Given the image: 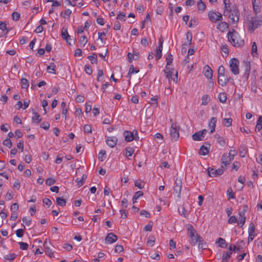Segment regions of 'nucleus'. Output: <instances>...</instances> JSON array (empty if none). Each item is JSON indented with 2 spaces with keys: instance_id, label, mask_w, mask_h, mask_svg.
Returning <instances> with one entry per match:
<instances>
[{
  "instance_id": "de8ad7c7",
  "label": "nucleus",
  "mask_w": 262,
  "mask_h": 262,
  "mask_svg": "<svg viewBox=\"0 0 262 262\" xmlns=\"http://www.w3.org/2000/svg\"><path fill=\"white\" fill-rule=\"evenodd\" d=\"M21 88L23 89H28L29 86V82L27 79L22 78L21 79Z\"/></svg>"
},
{
  "instance_id": "473e14b6",
  "label": "nucleus",
  "mask_w": 262,
  "mask_h": 262,
  "mask_svg": "<svg viewBox=\"0 0 262 262\" xmlns=\"http://www.w3.org/2000/svg\"><path fill=\"white\" fill-rule=\"evenodd\" d=\"M219 28L222 31H224L227 30L229 28V25L227 23L222 21L219 25Z\"/></svg>"
},
{
  "instance_id": "5701e85b",
  "label": "nucleus",
  "mask_w": 262,
  "mask_h": 262,
  "mask_svg": "<svg viewBox=\"0 0 262 262\" xmlns=\"http://www.w3.org/2000/svg\"><path fill=\"white\" fill-rule=\"evenodd\" d=\"M139 72V70L136 69L133 64L130 65L129 68L128 73L127 77H129V79L131 78V76L133 74H136Z\"/></svg>"
},
{
  "instance_id": "a878e982",
  "label": "nucleus",
  "mask_w": 262,
  "mask_h": 262,
  "mask_svg": "<svg viewBox=\"0 0 262 262\" xmlns=\"http://www.w3.org/2000/svg\"><path fill=\"white\" fill-rule=\"evenodd\" d=\"M253 9L255 13L257 14L260 11V8L258 5V2L257 0H252Z\"/></svg>"
},
{
  "instance_id": "2f4dec72",
  "label": "nucleus",
  "mask_w": 262,
  "mask_h": 262,
  "mask_svg": "<svg viewBox=\"0 0 262 262\" xmlns=\"http://www.w3.org/2000/svg\"><path fill=\"white\" fill-rule=\"evenodd\" d=\"M192 139L194 141H202L203 139V135H201L200 133L198 132L195 133L192 136Z\"/></svg>"
},
{
  "instance_id": "bf43d9fd",
  "label": "nucleus",
  "mask_w": 262,
  "mask_h": 262,
  "mask_svg": "<svg viewBox=\"0 0 262 262\" xmlns=\"http://www.w3.org/2000/svg\"><path fill=\"white\" fill-rule=\"evenodd\" d=\"M83 130L85 133H90L92 132V127L91 125L86 124L84 126Z\"/></svg>"
},
{
  "instance_id": "9d476101",
  "label": "nucleus",
  "mask_w": 262,
  "mask_h": 262,
  "mask_svg": "<svg viewBox=\"0 0 262 262\" xmlns=\"http://www.w3.org/2000/svg\"><path fill=\"white\" fill-rule=\"evenodd\" d=\"M239 13L237 9H234L229 15V18L232 24H236L239 20Z\"/></svg>"
},
{
  "instance_id": "13d9d810",
  "label": "nucleus",
  "mask_w": 262,
  "mask_h": 262,
  "mask_svg": "<svg viewBox=\"0 0 262 262\" xmlns=\"http://www.w3.org/2000/svg\"><path fill=\"white\" fill-rule=\"evenodd\" d=\"M216 137L217 138V140L218 143L221 146H224L225 144V140L224 138L223 137L219 136H216Z\"/></svg>"
},
{
  "instance_id": "4d7b16f0",
  "label": "nucleus",
  "mask_w": 262,
  "mask_h": 262,
  "mask_svg": "<svg viewBox=\"0 0 262 262\" xmlns=\"http://www.w3.org/2000/svg\"><path fill=\"white\" fill-rule=\"evenodd\" d=\"M163 49H158L157 48L156 50V60H159L162 57V51Z\"/></svg>"
},
{
  "instance_id": "a19ab883",
  "label": "nucleus",
  "mask_w": 262,
  "mask_h": 262,
  "mask_svg": "<svg viewBox=\"0 0 262 262\" xmlns=\"http://www.w3.org/2000/svg\"><path fill=\"white\" fill-rule=\"evenodd\" d=\"M88 58L91 60L92 64L97 63V55L95 53H94L92 55L89 56Z\"/></svg>"
},
{
  "instance_id": "bb28decb",
  "label": "nucleus",
  "mask_w": 262,
  "mask_h": 262,
  "mask_svg": "<svg viewBox=\"0 0 262 262\" xmlns=\"http://www.w3.org/2000/svg\"><path fill=\"white\" fill-rule=\"evenodd\" d=\"M215 243L219 244V246L221 248H225L227 246L225 239L221 237L219 238Z\"/></svg>"
},
{
  "instance_id": "e2e57ef3",
  "label": "nucleus",
  "mask_w": 262,
  "mask_h": 262,
  "mask_svg": "<svg viewBox=\"0 0 262 262\" xmlns=\"http://www.w3.org/2000/svg\"><path fill=\"white\" fill-rule=\"evenodd\" d=\"M88 42V39L85 35L81 36L79 39V42L84 46Z\"/></svg>"
},
{
  "instance_id": "cd10ccee",
  "label": "nucleus",
  "mask_w": 262,
  "mask_h": 262,
  "mask_svg": "<svg viewBox=\"0 0 262 262\" xmlns=\"http://www.w3.org/2000/svg\"><path fill=\"white\" fill-rule=\"evenodd\" d=\"M262 129V116H260L257 121L255 131L259 132Z\"/></svg>"
},
{
  "instance_id": "0e129e2a",
  "label": "nucleus",
  "mask_w": 262,
  "mask_h": 262,
  "mask_svg": "<svg viewBox=\"0 0 262 262\" xmlns=\"http://www.w3.org/2000/svg\"><path fill=\"white\" fill-rule=\"evenodd\" d=\"M186 39L188 41V45H191L192 39V36L191 33L190 32H187L186 33Z\"/></svg>"
},
{
  "instance_id": "a211bd4d",
  "label": "nucleus",
  "mask_w": 262,
  "mask_h": 262,
  "mask_svg": "<svg viewBox=\"0 0 262 262\" xmlns=\"http://www.w3.org/2000/svg\"><path fill=\"white\" fill-rule=\"evenodd\" d=\"M218 83L222 86H225L228 83L227 75L226 74L223 76H218Z\"/></svg>"
},
{
  "instance_id": "ddd939ff",
  "label": "nucleus",
  "mask_w": 262,
  "mask_h": 262,
  "mask_svg": "<svg viewBox=\"0 0 262 262\" xmlns=\"http://www.w3.org/2000/svg\"><path fill=\"white\" fill-rule=\"evenodd\" d=\"M105 141L108 146L111 148H113L116 146L118 142V139L116 137L111 136L107 137Z\"/></svg>"
},
{
  "instance_id": "f8f14e48",
  "label": "nucleus",
  "mask_w": 262,
  "mask_h": 262,
  "mask_svg": "<svg viewBox=\"0 0 262 262\" xmlns=\"http://www.w3.org/2000/svg\"><path fill=\"white\" fill-rule=\"evenodd\" d=\"M117 239V236L114 233L111 232L107 234L105 239V242L106 244H110L116 242Z\"/></svg>"
},
{
  "instance_id": "1a4fd4ad",
  "label": "nucleus",
  "mask_w": 262,
  "mask_h": 262,
  "mask_svg": "<svg viewBox=\"0 0 262 262\" xmlns=\"http://www.w3.org/2000/svg\"><path fill=\"white\" fill-rule=\"evenodd\" d=\"M223 166L222 165V168L214 170L212 168H208V174L210 177H215L217 176H220L223 173L224 170L223 169Z\"/></svg>"
},
{
  "instance_id": "6e6552de",
  "label": "nucleus",
  "mask_w": 262,
  "mask_h": 262,
  "mask_svg": "<svg viewBox=\"0 0 262 262\" xmlns=\"http://www.w3.org/2000/svg\"><path fill=\"white\" fill-rule=\"evenodd\" d=\"M182 188V181L181 179L177 178L175 180V186L173 188L174 193L177 195L178 198L181 197V192Z\"/></svg>"
},
{
  "instance_id": "c756f323",
  "label": "nucleus",
  "mask_w": 262,
  "mask_h": 262,
  "mask_svg": "<svg viewBox=\"0 0 262 262\" xmlns=\"http://www.w3.org/2000/svg\"><path fill=\"white\" fill-rule=\"evenodd\" d=\"M34 116L32 117V121L38 124L41 121L40 115L36 112L33 113Z\"/></svg>"
},
{
  "instance_id": "09e8293b",
  "label": "nucleus",
  "mask_w": 262,
  "mask_h": 262,
  "mask_svg": "<svg viewBox=\"0 0 262 262\" xmlns=\"http://www.w3.org/2000/svg\"><path fill=\"white\" fill-rule=\"evenodd\" d=\"M0 29L3 31H6V34H7L9 31V30L7 29L6 24L5 22L1 21L0 23Z\"/></svg>"
},
{
  "instance_id": "9b49d317",
  "label": "nucleus",
  "mask_w": 262,
  "mask_h": 262,
  "mask_svg": "<svg viewBox=\"0 0 262 262\" xmlns=\"http://www.w3.org/2000/svg\"><path fill=\"white\" fill-rule=\"evenodd\" d=\"M61 36L64 40H66L67 42L71 45V43L69 40H71V36L69 35L68 32V28L66 26H63L61 31Z\"/></svg>"
},
{
  "instance_id": "58836bf2",
  "label": "nucleus",
  "mask_w": 262,
  "mask_h": 262,
  "mask_svg": "<svg viewBox=\"0 0 262 262\" xmlns=\"http://www.w3.org/2000/svg\"><path fill=\"white\" fill-rule=\"evenodd\" d=\"M134 152V149L133 147L128 146L125 148V155L126 157L132 156Z\"/></svg>"
},
{
  "instance_id": "052dcab7",
  "label": "nucleus",
  "mask_w": 262,
  "mask_h": 262,
  "mask_svg": "<svg viewBox=\"0 0 262 262\" xmlns=\"http://www.w3.org/2000/svg\"><path fill=\"white\" fill-rule=\"evenodd\" d=\"M125 17L126 16L125 13L120 12L117 16V19H119L120 20L125 21L126 20Z\"/></svg>"
},
{
  "instance_id": "393cba45",
  "label": "nucleus",
  "mask_w": 262,
  "mask_h": 262,
  "mask_svg": "<svg viewBox=\"0 0 262 262\" xmlns=\"http://www.w3.org/2000/svg\"><path fill=\"white\" fill-rule=\"evenodd\" d=\"M198 248L200 249L204 250L207 248V245L202 237H200L198 241Z\"/></svg>"
},
{
  "instance_id": "20e7f679",
  "label": "nucleus",
  "mask_w": 262,
  "mask_h": 262,
  "mask_svg": "<svg viewBox=\"0 0 262 262\" xmlns=\"http://www.w3.org/2000/svg\"><path fill=\"white\" fill-rule=\"evenodd\" d=\"M249 29L251 32H253L254 30L262 25V20L259 19L257 16L252 17L249 20Z\"/></svg>"
},
{
  "instance_id": "aec40b11",
  "label": "nucleus",
  "mask_w": 262,
  "mask_h": 262,
  "mask_svg": "<svg viewBox=\"0 0 262 262\" xmlns=\"http://www.w3.org/2000/svg\"><path fill=\"white\" fill-rule=\"evenodd\" d=\"M238 214L239 221L237 222V225L239 228H242L246 222V217L245 216L244 212H239Z\"/></svg>"
},
{
  "instance_id": "dca6fc26",
  "label": "nucleus",
  "mask_w": 262,
  "mask_h": 262,
  "mask_svg": "<svg viewBox=\"0 0 262 262\" xmlns=\"http://www.w3.org/2000/svg\"><path fill=\"white\" fill-rule=\"evenodd\" d=\"M204 75L208 79H212V70L208 65H206L204 68Z\"/></svg>"
},
{
  "instance_id": "a18cd8bd",
  "label": "nucleus",
  "mask_w": 262,
  "mask_h": 262,
  "mask_svg": "<svg viewBox=\"0 0 262 262\" xmlns=\"http://www.w3.org/2000/svg\"><path fill=\"white\" fill-rule=\"evenodd\" d=\"M71 13H72L71 10H70L69 9H68L66 10H65L64 12H61V15H62L63 14L62 16L64 18H68L70 17Z\"/></svg>"
},
{
  "instance_id": "338daca9",
  "label": "nucleus",
  "mask_w": 262,
  "mask_h": 262,
  "mask_svg": "<svg viewBox=\"0 0 262 262\" xmlns=\"http://www.w3.org/2000/svg\"><path fill=\"white\" fill-rule=\"evenodd\" d=\"M23 223H25L27 226H30L31 224L32 220L30 219L27 218V217H24L22 219Z\"/></svg>"
},
{
  "instance_id": "6e6d98bb",
  "label": "nucleus",
  "mask_w": 262,
  "mask_h": 262,
  "mask_svg": "<svg viewBox=\"0 0 262 262\" xmlns=\"http://www.w3.org/2000/svg\"><path fill=\"white\" fill-rule=\"evenodd\" d=\"M103 77V72L102 70H98L97 74V80L102 81Z\"/></svg>"
},
{
  "instance_id": "f257e3e1",
  "label": "nucleus",
  "mask_w": 262,
  "mask_h": 262,
  "mask_svg": "<svg viewBox=\"0 0 262 262\" xmlns=\"http://www.w3.org/2000/svg\"><path fill=\"white\" fill-rule=\"evenodd\" d=\"M228 39L234 47H242L244 45V40L242 39L237 32H229L228 33Z\"/></svg>"
},
{
  "instance_id": "4468645a",
  "label": "nucleus",
  "mask_w": 262,
  "mask_h": 262,
  "mask_svg": "<svg viewBox=\"0 0 262 262\" xmlns=\"http://www.w3.org/2000/svg\"><path fill=\"white\" fill-rule=\"evenodd\" d=\"M123 135L126 142H131L134 140V133L133 131L125 130L123 133Z\"/></svg>"
},
{
  "instance_id": "0eeeda50",
  "label": "nucleus",
  "mask_w": 262,
  "mask_h": 262,
  "mask_svg": "<svg viewBox=\"0 0 262 262\" xmlns=\"http://www.w3.org/2000/svg\"><path fill=\"white\" fill-rule=\"evenodd\" d=\"M209 20L213 23H216L217 21H221L223 19L222 14L220 13H216L213 11H210L208 14Z\"/></svg>"
},
{
  "instance_id": "f03ea898",
  "label": "nucleus",
  "mask_w": 262,
  "mask_h": 262,
  "mask_svg": "<svg viewBox=\"0 0 262 262\" xmlns=\"http://www.w3.org/2000/svg\"><path fill=\"white\" fill-rule=\"evenodd\" d=\"M188 231H189V237L190 239V244L194 246L198 243L199 239H200L201 236L198 235L192 226L190 225L187 228Z\"/></svg>"
},
{
  "instance_id": "8fccbe9b",
  "label": "nucleus",
  "mask_w": 262,
  "mask_h": 262,
  "mask_svg": "<svg viewBox=\"0 0 262 262\" xmlns=\"http://www.w3.org/2000/svg\"><path fill=\"white\" fill-rule=\"evenodd\" d=\"M157 100H158V97L155 96L150 99L149 103L151 105H153L154 107H156L158 105Z\"/></svg>"
},
{
  "instance_id": "c85d7f7f",
  "label": "nucleus",
  "mask_w": 262,
  "mask_h": 262,
  "mask_svg": "<svg viewBox=\"0 0 262 262\" xmlns=\"http://www.w3.org/2000/svg\"><path fill=\"white\" fill-rule=\"evenodd\" d=\"M56 66L54 63L52 62L50 63V65L47 67V70L48 73L55 74L56 70H55Z\"/></svg>"
},
{
  "instance_id": "b1692460",
  "label": "nucleus",
  "mask_w": 262,
  "mask_h": 262,
  "mask_svg": "<svg viewBox=\"0 0 262 262\" xmlns=\"http://www.w3.org/2000/svg\"><path fill=\"white\" fill-rule=\"evenodd\" d=\"M239 153L241 157H245L247 154V147L245 144H242L239 146Z\"/></svg>"
},
{
  "instance_id": "603ef678",
  "label": "nucleus",
  "mask_w": 262,
  "mask_h": 262,
  "mask_svg": "<svg viewBox=\"0 0 262 262\" xmlns=\"http://www.w3.org/2000/svg\"><path fill=\"white\" fill-rule=\"evenodd\" d=\"M257 46L255 42H253L252 45V54H253V56H255L254 54H257Z\"/></svg>"
},
{
  "instance_id": "69168bd1",
  "label": "nucleus",
  "mask_w": 262,
  "mask_h": 262,
  "mask_svg": "<svg viewBox=\"0 0 262 262\" xmlns=\"http://www.w3.org/2000/svg\"><path fill=\"white\" fill-rule=\"evenodd\" d=\"M40 127L45 130H48L50 127V124L47 122H43L40 124Z\"/></svg>"
},
{
  "instance_id": "4c0bfd02",
  "label": "nucleus",
  "mask_w": 262,
  "mask_h": 262,
  "mask_svg": "<svg viewBox=\"0 0 262 262\" xmlns=\"http://www.w3.org/2000/svg\"><path fill=\"white\" fill-rule=\"evenodd\" d=\"M219 99L221 103H225L227 100L226 94L224 92L220 93L219 95Z\"/></svg>"
},
{
  "instance_id": "39448f33",
  "label": "nucleus",
  "mask_w": 262,
  "mask_h": 262,
  "mask_svg": "<svg viewBox=\"0 0 262 262\" xmlns=\"http://www.w3.org/2000/svg\"><path fill=\"white\" fill-rule=\"evenodd\" d=\"M229 67L231 72L234 75L239 74V61L235 58H232L229 61Z\"/></svg>"
},
{
  "instance_id": "412c9836",
  "label": "nucleus",
  "mask_w": 262,
  "mask_h": 262,
  "mask_svg": "<svg viewBox=\"0 0 262 262\" xmlns=\"http://www.w3.org/2000/svg\"><path fill=\"white\" fill-rule=\"evenodd\" d=\"M233 160V158H231L229 156H227V154H223L222 156V164H224V166H226L228 165H229L230 162Z\"/></svg>"
},
{
  "instance_id": "5fc2aeb1",
  "label": "nucleus",
  "mask_w": 262,
  "mask_h": 262,
  "mask_svg": "<svg viewBox=\"0 0 262 262\" xmlns=\"http://www.w3.org/2000/svg\"><path fill=\"white\" fill-rule=\"evenodd\" d=\"M20 249L23 250H27L28 248V244L27 243L20 242L18 243Z\"/></svg>"
},
{
  "instance_id": "2eb2a0df",
  "label": "nucleus",
  "mask_w": 262,
  "mask_h": 262,
  "mask_svg": "<svg viewBox=\"0 0 262 262\" xmlns=\"http://www.w3.org/2000/svg\"><path fill=\"white\" fill-rule=\"evenodd\" d=\"M205 144L206 146H205L203 145L201 146V147H200V148L199 149V153L201 155H203V156L206 155L209 152V148L210 146V145L208 142H205Z\"/></svg>"
},
{
  "instance_id": "3c124183",
  "label": "nucleus",
  "mask_w": 262,
  "mask_h": 262,
  "mask_svg": "<svg viewBox=\"0 0 262 262\" xmlns=\"http://www.w3.org/2000/svg\"><path fill=\"white\" fill-rule=\"evenodd\" d=\"M218 76H223V75L225 74V68L223 65L220 66L217 70Z\"/></svg>"
},
{
  "instance_id": "37998d69",
  "label": "nucleus",
  "mask_w": 262,
  "mask_h": 262,
  "mask_svg": "<svg viewBox=\"0 0 262 262\" xmlns=\"http://www.w3.org/2000/svg\"><path fill=\"white\" fill-rule=\"evenodd\" d=\"M155 242V238L154 236H149L147 238V241L146 242V244L148 245H150L151 247H152Z\"/></svg>"
},
{
  "instance_id": "f3484780",
  "label": "nucleus",
  "mask_w": 262,
  "mask_h": 262,
  "mask_svg": "<svg viewBox=\"0 0 262 262\" xmlns=\"http://www.w3.org/2000/svg\"><path fill=\"white\" fill-rule=\"evenodd\" d=\"M243 64L245 68V74L244 75L246 78H248L250 74L251 70V64L249 61H244Z\"/></svg>"
},
{
  "instance_id": "4be33fe9",
  "label": "nucleus",
  "mask_w": 262,
  "mask_h": 262,
  "mask_svg": "<svg viewBox=\"0 0 262 262\" xmlns=\"http://www.w3.org/2000/svg\"><path fill=\"white\" fill-rule=\"evenodd\" d=\"M217 121V119L215 117H212L211 120L209 123V126L211 128L210 133H213L215 131V124Z\"/></svg>"
},
{
  "instance_id": "79ce46f5",
  "label": "nucleus",
  "mask_w": 262,
  "mask_h": 262,
  "mask_svg": "<svg viewBox=\"0 0 262 262\" xmlns=\"http://www.w3.org/2000/svg\"><path fill=\"white\" fill-rule=\"evenodd\" d=\"M255 233V225L253 223H251L249 224L248 228V233L249 235L254 234Z\"/></svg>"
},
{
  "instance_id": "423d86ee",
  "label": "nucleus",
  "mask_w": 262,
  "mask_h": 262,
  "mask_svg": "<svg viewBox=\"0 0 262 262\" xmlns=\"http://www.w3.org/2000/svg\"><path fill=\"white\" fill-rule=\"evenodd\" d=\"M167 63L166 66V69L167 71H164L165 75L166 77L168 78H170L171 77L173 72L171 70L173 69H170L169 68H168L167 66H169L173 61L172 55L171 53H169L166 57Z\"/></svg>"
},
{
  "instance_id": "f704fd0d",
  "label": "nucleus",
  "mask_w": 262,
  "mask_h": 262,
  "mask_svg": "<svg viewBox=\"0 0 262 262\" xmlns=\"http://www.w3.org/2000/svg\"><path fill=\"white\" fill-rule=\"evenodd\" d=\"M56 202L58 205L63 207L66 206L67 202L63 198L57 197L56 198Z\"/></svg>"
},
{
  "instance_id": "e433bc0d",
  "label": "nucleus",
  "mask_w": 262,
  "mask_h": 262,
  "mask_svg": "<svg viewBox=\"0 0 262 262\" xmlns=\"http://www.w3.org/2000/svg\"><path fill=\"white\" fill-rule=\"evenodd\" d=\"M227 195L228 199H234L235 198V193L233 191L231 187H229L227 191Z\"/></svg>"
},
{
  "instance_id": "c9c22d12",
  "label": "nucleus",
  "mask_w": 262,
  "mask_h": 262,
  "mask_svg": "<svg viewBox=\"0 0 262 262\" xmlns=\"http://www.w3.org/2000/svg\"><path fill=\"white\" fill-rule=\"evenodd\" d=\"M87 178V176L85 174H83L82 176V178L80 180H79L78 179H76L75 181L77 183V185H79V186H81L83 185L85 182V180H86Z\"/></svg>"
},
{
  "instance_id": "774afa93",
  "label": "nucleus",
  "mask_w": 262,
  "mask_h": 262,
  "mask_svg": "<svg viewBox=\"0 0 262 262\" xmlns=\"http://www.w3.org/2000/svg\"><path fill=\"white\" fill-rule=\"evenodd\" d=\"M120 214L121 215V217L122 219H125L127 217L128 215V212L124 209H121L120 210Z\"/></svg>"
},
{
  "instance_id": "6ab92c4d",
  "label": "nucleus",
  "mask_w": 262,
  "mask_h": 262,
  "mask_svg": "<svg viewBox=\"0 0 262 262\" xmlns=\"http://www.w3.org/2000/svg\"><path fill=\"white\" fill-rule=\"evenodd\" d=\"M229 251L227 252L225 254H224L222 256V261L223 262H227L228 259L230 257V255L232 254V252L233 251H235V250H233V247L232 246H230L229 248Z\"/></svg>"
},
{
  "instance_id": "72a5a7b5",
  "label": "nucleus",
  "mask_w": 262,
  "mask_h": 262,
  "mask_svg": "<svg viewBox=\"0 0 262 262\" xmlns=\"http://www.w3.org/2000/svg\"><path fill=\"white\" fill-rule=\"evenodd\" d=\"M106 151L105 150L102 149L100 151L98 154V158L99 161L102 162L106 158Z\"/></svg>"
},
{
  "instance_id": "ea45409f",
  "label": "nucleus",
  "mask_w": 262,
  "mask_h": 262,
  "mask_svg": "<svg viewBox=\"0 0 262 262\" xmlns=\"http://www.w3.org/2000/svg\"><path fill=\"white\" fill-rule=\"evenodd\" d=\"M206 5L202 1L200 0L198 3V8L199 10L204 11L206 9Z\"/></svg>"
},
{
  "instance_id": "49530a36",
  "label": "nucleus",
  "mask_w": 262,
  "mask_h": 262,
  "mask_svg": "<svg viewBox=\"0 0 262 262\" xmlns=\"http://www.w3.org/2000/svg\"><path fill=\"white\" fill-rule=\"evenodd\" d=\"M3 144L7 146L8 148H11L12 146V143L9 138L6 139L4 140Z\"/></svg>"
},
{
  "instance_id": "680f3d73",
  "label": "nucleus",
  "mask_w": 262,
  "mask_h": 262,
  "mask_svg": "<svg viewBox=\"0 0 262 262\" xmlns=\"http://www.w3.org/2000/svg\"><path fill=\"white\" fill-rule=\"evenodd\" d=\"M12 18L14 20H18L20 18V14L17 12H14L12 14Z\"/></svg>"
},
{
  "instance_id": "864d4df0",
  "label": "nucleus",
  "mask_w": 262,
  "mask_h": 262,
  "mask_svg": "<svg viewBox=\"0 0 262 262\" xmlns=\"http://www.w3.org/2000/svg\"><path fill=\"white\" fill-rule=\"evenodd\" d=\"M232 119L231 118H225L224 119V125L227 127H229L232 124Z\"/></svg>"
},
{
  "instance_id": "7ed1b4c3",
  "label": "nucleus",
  "mask_w": 262,
  "mask_h": 262,
  "mask_svg": "<svg viewBox=\"0 0 262 262\" xmlns=\"http://www.w3.org/2000/svg\"><path fill=\"white\" fill-rule=\"evenodd\" d=\"M180 126L178 122H172L170 127V137L172 140L177 141L180 137L179 130Z\"/></svg>"
},
{
  "instance_id": "7c9ffc66",
  "label": "nucleus",
  "mask_w": 262,
  "mask_h": 262,
  "mask_svg": "<svg viewBox=\"0 0 262 262\" xmlns=\"http://www.w3.org/2000/svg\"><path fill=\"white\" fill-rule=\"evenodd\" d=\"M201 100H202L201 105H206L210 101V97L208 95H204L202 97Z\"/></svg>"
},
{
  "instance_id": "c03bdc74",
  "label": "nucleus",
  "mask_w": 262,
  "mask_h": 262,
  "mask_svg": "<svg viewBox=\"0 0 262 262\" xmlns=\"http://www.w3.org/2000/svg\"><path fill=\"white\" fill-rule=\"evenodd\" d=\"M16 257V254L15 253H10L4 256V258L10 261L13 260Z\"/></svg>"
}]
</instances>
